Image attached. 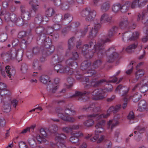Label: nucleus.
Listing matches in <instances>:
<instances>
[{
    "label": "nucleus",
    "mask_w": 148,
    "mask_h": 148,
    "mask_svg": "<svg viewBox=\"0 0 148 148\" xmlns=\"http://www.w3.org/2000/svg\"><path fill=\"white\" fill-rule=\"evenodd\" d=\"M97 133L95 132V134L94 136L90 138V140L91 141L95 142L98 138L97 141V143H99L103 140L104 138V136L102 134L99 136L97 134Z\"/></svg>",
    "instance_id": "nucleus-30"
},
{
    "label": "nucleus",
    "mask_w": 148,
    "mask_h": 148,
    "mask_svg": "<svg viewBox=\"0 0 148 148\" xmlns=\"http://www.w3.org/2000/svg\"><path fill=\"white\" fill-rule=\"evenodd\" d=\"M97 15L96 11L89 8H86L80 12L81 16L84 17H86V21H93Z\"/></svg>",
    "instance_id": "nucleus-7"
},
{
    "label": "nucleus",
    "mask_w": 148,
    "mask_h": 148,
    "mask_svg": "<svg viewBox=\"0 0 148 148\" xmlns=\"http://www.w3.org/2000/svg\"><path fill=\"white\" fill-rule=\"evenodd\" d=\"M137 20L144 24L148 23V4L147 10H144L138 14Z\"/></svg>",
    "instance_id": "nucleus-15"
},
{
    "label": "nucleus",
    "mask_w": 148,
    "mask_h": 148,
    "mask_svg": "<svg viewBox=\"0 0 148 148\" xmlns=\"http://www.w3.org/2000/svg\"><path fill=\"white\" fill-rule=\"evenodd\" d=\"M121 107V105L120 104L116 105L115 107L112 106L109 108V110L110 112H113L114 113H116L117 112Z\"/></svg>",
    "instance_id": "nucleus-46"
},
{
    "label": "nucleus",
    "mask_w": 148,
    "mask_h": 148,
    "mask_svg": "<svg viewBox=\"0 0 148 148\" xmlns=\"http://www.w3.org/2000/svg\"><path fill=\"white\" fill-rule=\"evenodd\" d=\"M21 14V16L22 20L17 19L15 14H10L8 12H6L5 11H1L0 13L1 16H4V18L6 22L12 21L14 23L18 22L19 21L23 22V20H29L30 18L33 16V11L31 10L29 12H27L24 6H21L20 8Z\"/></svg>",
    "instance_id": "nucleus-3"
},
{
    "label": "nucleus",
    "mask_w": 148,
    "mask_h": 148,
    "mask_svg": "<svg viewBox=\"0 0 148 148\" xmlns=\"http://www.w3.org/2000/svg\"><path fill=\"white\" fill-rule=\"evenodd\" d=\"M61 9L63 10H67L71 6V4L68 2H64L60 5Z\"/></svg>",
    "instance_id": "nucleus-47"
},
{
    "label": "nucleus",
    "mask_w": 148,
    "mask_h": 148,
    "mask_svg": "<svg viewBox=\"0 0 148 148\" xmlns=\"http://www.w3.org/2000/svg\"><path fill=\"white\" fill-rule=\"evenodd\" d=\"M63 131L65 132L68 133L71 131V126L68 127H64L62 128Z\"/></svg>",
    "instance_id": "nucleus-60"
},
{
    "label": "nucleus",
    "mask_w": 148,
    "mask_h": 148,
    "mask_svg": "<svg viewBox=\"0 0 148 148\" xmlns=\"http://www.w3.org/2000/svg\"><path fill=\"white\" fill-rule=\"evenodd\" d=\"M101 0H93L92 4L95 7H98L100 5L101 3Z\"/></svg>",
    "instance_id": "nucleus-55"
},
{
    "label": "nucleus",
    "mask_w": 148,
    "mask_h": 148,
    "mask_svg": "<svg viewBox=\"0 0 148 148\" xmlns=\"http://www.w3.org/2000/svg\"><path fill=\"white\" fill-rule=\"evenodd\" d=\"M57 18L58 19H60V21L59 22L58 21H57L59 23V24H55L53 26V29L55 30H57L59 29L60 27V25L62 24L63 23L62 22V21H61V19L62 18V15H58L57 16Z\"/></svg>",
    "instance_id": "nucleus-39"
},
{
    "label": "nucleus",
    "mask_w": 148,
    "mask_h": 148,
    "mask_svg": "<svg viewBox=\"0 0 148 148\" xmlns=\"http://www.w3.org/2000/svg\"><path fill=\"white\" fill-rule=\"evenodd\" d=\"M148 1V0H133L130 4L132 8L137 7H142L145 5Z\"/></svg>",
    "instance_id": "nucleus-19"
},
{
    "label": "nucleus",
    "mask_w": 148,
    "mask_h": 148,
    "mask_svg": "<svg viewBox=\"0 0 148 148\" xmlns=\"http://www.w3.org/2000/svg\"><path fill=\"white\" fill-rule=\"evenodd\" d=\"M27 66L25 64H23L21 68V71L22 73H25L27 72Z\"/></svg>",
    "instance_id": "nucleus-54"
},
{
    "label": "nucleus",
    "mask_w": 148,
    "mask_h": 148,
    "mask_svg": "<svg viewBox=\"0 0 148 148\" xmlns=\"http://www.w3.org/2000/svg\"><path fill=\"white\" fill-rule=\"evenodd\" d=\"M72 58L67 60L65 62L66 64L71 66V67L76 68L77 66V63L73 61L74 60H77L79 57V56L77 52H74L73 53Z\"/></svg>",
    "instance_id": "nucleus-16"
},
{
    "label": "nucleus",
    "mask_w": 148,
    "mask_h": 148,
    "mask_svg": "<svg viewBox=\"0 0 148 148\" xmlns=\"http://www.w3.org/2000/svg\"><path fill=\"white\" fill-rule=\"evenodd\" d=\"M29 4L35 13L39 9V4L37 0H31L29 2Z\"/></svg>",
    "instance_id": "nucleus-31"
},
{
    "label": "nucleus",
    "mask_w": 148,
    "mask_h": 148,
    "mask_svg": "<svg viewBox=\"0 0 148 148\" xmlns=\"http://www.w3.org/2000/svg\"><path fill=\"white\" fill-rule=\"evenodd\" d=\"M136 62L135 61H132L128 66V67L129 69L126 72V74H131L132 71L133 67L134 66L136 65Z\"/></svg>",
    "instance_id": "nucleus-43"
},
{
    "label": "nucleus",
    "mask_w": 148,
    "mask_h": 148,
    "mask_svg": "<svg viewBox=\"0 0 148 148\" xmlns=\"http://www.w3.org/2000/svg\"><path fill=\"white\" fill-rule=\"evenodd\" d=\"M18 37L21 39L22 44L21 45V48H23L22 46L23 44L25 45V47H26V45L29 43L31 41V39L29 38H28V37L26 36V33L24 31H22L19 32L18 35Z\"/></svg>",
    "instance_id": "nucleus-18"
},
{
    "label": "nucleus",
    "mask_w": 148,
    "mask_h": 148,
    "mask_svg": "<svg viewBox=\"0 0 148 148\" xmlns=\"http://www.w3.org/2000/svg\"><path fill=\"white\" fill-rule=\"evenodd\" d=\"M18 145L20 148H28V146L26 145V143L23 141H20L19 142Z\"/></svg>",
    "instance_id": "nucleus-58"
},
{
    "label": "nucleus",
    "mask_w": 148,
    "mask_h": 148,
    "mask_svg": "<svg viewBox=\"0 0 148 148\" xmlns=\"http://www.w3.org/2000/svg\"><path fill=\"white\" fill-rule=\"evenodd\" d=\"M106 86H108V88L106 86L104 89H96L91 93V97L93 100H99L102 99L105 97L106 96V93L111 91L112 88V86L110 84H106Z\"/></svg>",
    "instance_id": "nucleus-5"
},
{
    "label": "nucleus",
    "mask_w": 148,
    "mask_h": 148,
    "mask_svg": "<svg viewBox=\"0 0 148 148\" xmlns=\"http://www.w3.org/2000/svg\"><path fill=\"white\" fill-rule=\"evenodd\" d=\"M118 56V53L115 52H113L108 57V61L110 62H112Z\"/></svg>",
    "instance_id": "nucleus-41"
},
{
    "label": "nucleus",
    "mask_w": 148,
    "mask_h": 148,
    "mask_svg": "<svg viewBox=\"0 0 148 148\" xmlns=\"http://www.w3.org/2000/svg\"><path fill=\"white\" fill-rule=\"evenodd\" d=\"M38 141L40 143H41L42 142H45L46 140L45 138L40 135H37L35 136Z\"/></svg>",
    "instance_id": "nucleus-50"
},
{
    "label": "nucleus",
    "mask_w": 148,
    "mask_h": 148,
    "mask_svg": "<svg viewBox=\"0 0 148 148\" xmlns=\"http://www.w3.org/2000/svg\"><path fill=\"white\" fill-rule=\"evenodd\" d=\"M66 64V66H62L60 64H57L54 66V69L58 73H65L68 72L69 75L72 74L73 72V69L71 68L69 69L68 66H71Z\"/></svg>",
    "instance_id": "nucleus-11"
},
{
    "label": "nucleus",
    "mask_w": 148,
    "mask_h": 148,
    "mask_svg": "<svg viewBox=\"0 0 148 148\" xmlns=\"http://www.w3.org/2000/svg\"><path fill=\"white\" fill-rule=\"evenodd\" d=\"M43 43L46 49H44L43 51H45L47 55L51 54L54 50V47L53 46L50 45L51 43V39L49 37H46L45 39L44 38Z\"/></svg>",
    "instance_id": "nucleus-10"
},
{
    "label": "nucleus",
    "mask_w": 148,
    "mask_h": 148,
    "mask_svg": "<svg viewBox=\"0 0 148 148\" xmlns=\"http://www.w3.org/2000/svg\"><path fill=\"white\" fill-rule=\"evenodd\" d=\"M8 100L11 102V104L13 107L15 108H16L18 104V100L15 99H13L11 100L10 98L8 99Z\"/></svg>",
    "instance_id": "nucleus-52"
},
{
    "label": "nucleus",
    "mask_w": 148,
    "mask_h": 148,
    "mask_svg": "<svg viewBox=\"0 0 148 148\" xmlns=\"http://www.w3.org/2000/svg\"><path fill=\"white\" fill-rule=\"evenodd\" d=\"M49 77L48 76L45 75H42L39 78V80L42 83L46 84L49 80Z\"/></svg>",
    "instance_id": "nucleus-48"
},
{
    "label": "nucleus",
    "mask_w": 148,
    "mask_h": 148,
    "mask_svg": "<svg viewBox=\"0 0 148 148\" xmlns=\"http://www.w3.org/2000/svg\"><path fill=\"white\" fill-rule=\"evenodd\" d=\"M101 60H98L95 62L92 65H91L90 63L88 62L87 61H85L81 65L82 69V70H87L88 72L87 73L90 74V75L86 76L85 77V79L84 77H83L82 78V81L84 80L87 82L86 87L88 85H89L90 86H96L104 83H107L108 82H115L117 81V78L116 77V76L120 73V71H118L116 73L113 77V79L111 80H109L107 81L103 79L100 81H97L96 79V77L94 76L93 77V78L90 83L89 82H87L89 79L91 78L90 76L93 75L96 73V72L92 69L96 68L101 64Z\"/></svg>",
    "instance_id": "nucleus-1"
},
{
    "label": "nucleus",
    "mask_w": 148,
    "mask_h": 148,
    "mask_svg": "<svg viewBox=\"0 0 148 148\" xmlns=\"http://www.w3.org/2000/svg\"><path fill=\"white\" fill-rule=\"evenodd\" d=\"M5 71L10 80H12L15 74V70L12 67L7 66L5 67Z\"/></svg>",
    "instance_id": "nucleus-23"
},
{
    "label": "nucleus",
    "mask_w": 148,
    "mask_h": 148,
    "mask_svg": "<svg viewBox=\"0 0 148 148\" xmlns=\"http://www.w3.org/2000/svg\"><path fill=\"white\" fill-rule=\"evenodd\" d=\"M101 24L100 23H95L94 24V28L92 27L91 29L90 27V25H88L85 27L84 31L81 32V34L82 35H84L87 31V29L88 28H90V31L89 34V36L94 37L96 35L98 31L101 27Z\"/></svg>",
    "instance_id": "nucleus-9"
},
{
    "label": "nucleus",
    "mask_w": 148,
    "mask_h": 148,
    "mask_svg": "<svg viewBox=\"0 0 148 148\" xmlns=\"http://www.w3.org/2000/svg\"><path fill=\"white\" fill-rule=\"evenodd\" d=\"M129 22L127 18H125V19L121 21L119 23V26L121 29H124L126 26L129 24Z\"/></svg>",
    "instance_id": "nucleus-36"
},
{
    "label": "nucleus",
    "mask_w": 148,
    "mask_h": 148,
    "mask_svg": "<svg viewBox=\"0 0 148 148\" xmlns=\"http://www.w3.org/2000/svg\"><path fill=\"white\" fill-rule=\"evenodd\" d=\"M130 3L129 1H127L125 4L121 6L119 3H117L114 4L112 6V10L114 12H117L121 9L123 12L127 11L129 8Z\"/></svg>",
    "instance_id": "nucleus-12"
},
{
    "label": "nucleus",
    "mask_w": 148,
    "mask_h": 148,
    "mask_svg": "<svg viewBox=\"0 0 148 148\" xmlns=\"http://www.w3.org/2000/svg\"><path fill=\"white\" fill-rule=\"evenodd\" d=\"M12 92L6 89L5 84L0 82V103L3 101V96L5 95H11Z\"/></svg>",
    "instance_id": "nucleus-14"
},
{
    "label": "nucleus",
    "mask_w": 148,
    "mask_h": 148,
    "mask_svg": "<svg viewBox=\"0 0 148 148\" xmlns=\"http://www.w3.org/2000/svg\"><path fill=\"white\" fill-rule=\"evenodd\" d=\"M137 88H139L141 92L143 93L145 92L148 89V86L147 84H145L144 80H142L140 84L136 86L133 89V90H134Z\"/></svg>",
    "instance_id": "nucleus-25"
},
{
    "label": "nucleus",
    "mask_w": 148,
    "mask_h": 148,
    "mask_svg": "<svg viewBox=\"0 0 148 148\" xmlns=\"http://www.w3.org/2000/svg\"><path fill=\"white\" fill-rule=\"evenodd\" d=\"M106 125V121L104 120H102L98 121L95 125L96 130L95 132L102 133L104 131L103 127Z\"/></svg>",
    "instance_id": "nucleus-21"
},
{
    "label": "nucleus",
    "mask_w": 148,
    "mask_h": 148,
    "mask_svg": "<svg viewBox=\"0 0 148 148\" xmlns=\"http://www.w3.org/2000/svg\"><path fill=\"white\" fill-rule=\"evenodd\" d=\"M139 35V33L138 32H135L133 33L130 32H126L123 33L122 39L123 40L125 37L129 40H135L138 38Z\"/></svg>",
    "instance_id": "nucleus-17"
},
{
    "label": "nucleus",
    "mask_w": 148,
    "mask_h": 148,
    "mask_svg": "<svg viewBox=\"0 0 148 148\" xmlns=\"http://www.w3.org/2000/svg\"><path fill=\"white\" fill-rule=\"evenodd\" d=\"M59 79L58 78H56L54 79V82L55 85L53 86L50 84V82L49 84L47 86V88L48 90L53 93H54L59 88V86L58 85L59 82Z\"/></svg>",
    "instance_id": "nucleus-24"
},
{
    "label": "nucleus",
    "mask_w": 148,
    "mask_h": 148,
    "mask_svg": "<svg viewBox=\"0 0 148 148\" xmlns=\"http://www.w3.org/2000/svg\"><path fill=\"white\" fill-rule=\"evenodd\" d=\"M141 97V95L140 94L137 93H135L133 96H130L128 98L129 100L131 99H132L133 101L134 102H135L138 101Z\"/></svg>",
    "instance_id": "nucleus-38"
},
{
    "label": "nucleus",
    "mask_w": 148,
    "mask_h": 148,
    "mask_svg": "<svg viewBox=\"0 0 148 148\" xmlns=\"http://www.w3.org/2000/svg\"><path fill=\"white\" fill-rule=\"evenodd\" d=\"M67 81L66 86L67 88H70L73 85L72 82L73 79L70 77H69L67 79Z\"/></svg>",
    "instance_id": "nucleus-53"
},
{
    "label": "nucleus",
    "mask_w": 148,
    "mask_h": 148,
    "mask_svg": "<svg viewBox=\"0 0 148 148\" xmlns=\"http://www.w3.org/2000/svg\"><path fill=\"white\" fill-rule=\"evenodd\" d=\"M112 18V16H110L106 13H104L101 15L100 21L102 23L110 22Z\"/></svg>",
    "instance_id": "nucleus-29"
},
{
    "label": "nucleus",
    "mask_w": 148,
    "mask_h": 148,
    "mask_svg": "<svg viewBox=\"0 0 148 148\" xmlns=\"http://www.w3.org/2000/svg\"><path fill=\"white\" fill-rule=\"evenodd\" d=\"M137 43L136 42L128 46L126 49V51L128 53L132 52L133 50L137 46Z\"/></svg>",
    "instance_id": "nucleus-44"
},
{
    "label": "nucleus",
    "mask_w": 148,
    "mask_h": 148,
    "mask_svg": "<svg viewBox=\"0 0 148 148\" xmlns=\"http://www.w3.org/2000/svg\"><path fill=\"white\" fill-rule=\"evenodd\" d=\"M55 13V11L53 8L49 7L47 8L45 11V14L47 18L48 17H51ZM45 16H42V17H43Z\"/></svg>",
    "instance_id": "nucleus-33"
},
{
    "label": "nucleus",
    "mask_w": 148,
    "mask_h": 148,
    "mask_svg": "<svg viewBox=\"0 0 148 148\" xmlns=\"http://www.w3.org/2000/svg\"><path fill=\"white\" fill-rule=\"evenodd\" d=\"M110 110H109V109H108L107 111V113L106 114L102 113L100 114H95V115H96V121L102 118H107L110 115Z\"/></svg>",
    "instance_id": "nucleus-32"
},
{
    "label": "nucleus",
    "mask_w": 148,
    "mask_h": 148,
    "mask_svg": "<svg viewBox=\"0 0 148 148\" xmlns=\"http://www.w3.org/2000/svg\"><path fill=\"white\" fill-rule=\"evenodd\" d=\"M33 67L35 69H37L38 68V61L37 60H34L33 64Z\"/></svg>",
    "instance_id": "nucleus-64"
},
{
    "label": "nucleus",
    "mask_w": 148,
    "mask_h": 148,
    "mask_svg": "<svg viewBox=\"0 0 148 148\" xmlns=\"http://www.w3.org/2000/svg\"><path fill=\"white\" fill-rule=\"evenodd\" d=\"M21 54L18 56L17 55V51L14 49L10 51L8 53H3L1 55V56L4 58L7 57L11 59H16L19 62L22 60V57L23 53V51L22 49H21Z\"/></svg>",
    "instance_id": "nucleus-8"
},
{
    "label": "nucleus",
    "mask_w": 148,
    "mask_h": 148,
    "mask_svg": "<svg viewBox=\"0 0 148 148\" xmlns=\"http://www.w3.org/2000/svg\"><path fill=\"white\" fill-rule=\"evenodd\" d=\"M120 134V131L118 130H116L115 131L114 134V138L115 139H117L119 137Z\"/></svg>",
    "instance_id": "nucleus-62"
},
{
    "label": "nucleus",
    "mask_w": 148,
    "mask_h": 148,
    "mask_svg": "<svg viewBox=\"0 0 148 148\" xmlns=\"http://www.w3.org/2000/svg\"><path fill=\"white\" fill-rule=\"evenodd\" d=\"M96 115L95 114L88 115L87 117V119L84 122V125L87 127H90L92 126L94 123L93 119L94 118H96Z\"/></svg>",
    "instance_id": "nucleus-22"
},
{
    "label": "nucleus",
    "mask_w": 148,
    "mask_h": 148,
    "mask_svg": "<svg viewBox=\"0 0 148 148\" xmlns=\"http://www.w3.org/2000/svg\"><path fill=\"white\" fill-rule=\"evenodd\" d=\"M145 74V72L143 70L140 69L138 70L135 73L136 79L137 80L143 76Z\"/></svg>",
    "instance_id": "nucleus-40"
},
{
    "label": "nucleus",
    "mask_w": 148,
    "mask_h": 148,
    "mask_svg": "<svg viewBox=\"0 0 148 148\" xmlns=\"http://www.w3.org/2000/svg\"><path fill=\"white\" fill-rule=\"evenodd\" d=\"M48 20V18L46 16H44L42 17V15L40 14L37 15L35 18V27L36 28V32L38 34H40L42 36V34H45V30L43 27L41 25L43 24L44 21L47 22Z\"/></svg>",
    "instance_id": "nucleus-6"
},
{
    "label": "nucleus",
    "mask_w": 148,
    "mask_h": 148,
    "mask_svg": "<svg viewBox=\"0 0 148 148\" xmlns=\"http://www.w3.org/2000/svg\"><path fill=\"white\" fill-rule=\"evenodd\" d=\"M72 106L71 104L66 106L64 107V111L61 109L60 110L59 112H58V116L64 121L70 122H74L75 120V118L67 116L69 115L73 116L76 114V111L71 108Z\"/></svg>",
    "instance_id": "nucleus-4"
},
{
    "label": "nucleus",
    "mask_w": 148,
    "mask_h": 148,
    "mask_svg": "<svg viewBox=\"0 0 148 148\" xmlns=\"http://www.w3.org/2000/svg\"><path fill=\"white\" fill-rule=\"evenodd\" d=\"M75 133L72 134V136L70 138L69 140L73 143H76L78 142L79 141V138L74 134Z\"/></svg>",
    "instance_id": "nucleus-49"
},
{
    "label": "nucleus",
    "mask_w": 148,
    "mask_h": 148,
    "mask_svg": "<svg viewBox=\"0 0 148 148\" xmlns=\"http://www.w3.org/2000/svg\"><path fill=\"white\" fill-rule=\"evenodd\" d=\"M53 27H48L46 31L45 30V34H50L53 32Z\"/></svg>",
    "instance_id": "nucleus-63"
},
{
    "label": "nucleus",
    "mask_w": 148,
    "mask_h": 148,
    "mask_svg": "<svg viewBox=\"0 0 148 148\" xmlns=\"http://www.w3.org/2000/svg\"><path fill=\"white\" fill-rule=\"evenodd\" d=\"M129 99L128 97H125L124 99V102L122 105V107L123 109H125L127 106V103Z\"/></svg>",
    "instance_id": "nucleus-56"
},
{
    "label": "nucleus",
    "mask_w": 148,
    "mask_h": 148,
    "mask_svg": "<svg viewBox=\"0 0 148 148\" xmlns=\"http://www.w3.org/2000/svg\"><path fill=\"white\" fill-rule=\"evenodd\" d=\"M144 110L148 111V101H146L145 100L140 101L138 104V110L142 111Z\"/></svg>",
    "instance_id": "nucleus-27"
},
{
    "label": "nucleus",
    "mask_w": 148,
    "mask_h": 148,
    "mask_svg": "<svg viewBox=\"0 0 148 148\" xmlns=\"http://www.w3.org/2000/svg\"><path fill=\"white\" fill-rule=\"evenodd\" d=\"M119 123L118 121H115L114 119L110 120L107 122V129H110L112 131Z\"/></svg>",
    "instance_id": "nucleus-28"
},
{
    "label": "nucleus",
    "mask_w": 148,
    "mask_h": 148,
    "mask_svg": "<svg viewBox=\"0 0 148 148\" xmlns=\"http://www.w3.org/2000/svg\"><path fill=\"white\" fill-rule=\"evenodd\" d=\"M135 129L136 130L134 132V133L136 134L135 136V139L138 141H140L142 137V134L145 132V128L138 126L136 127Z\"/></svg>",
    "instance_id": "nucleus-20"
},
{
    "label": "nucleus",
    "mask_w": 148,
    "mask_h": 148,
    "mask_svg": "<svg viewBox=\"0 0 148 148\" xmlns=\"http://www.w3.org/2000/svg\"><path fill=\"white\" fill-rule=\"evenodd\" d=\"M52 60L56 63L62 62L64 60L63 57L61 55H55L52 57Z\"/></svg>",
    "instance_id": "nucleus-35"
},
{
    "label": "nucleus",
    "mask_w": 148,
    "mask_h": 148,
    "mask_svg": "<svg viewBox=\"0 0 148 148\" xmlns=\"http://www.w3.org/2000/svg\"><path fill=\"white\" fill-rule=\"evenodd\" d=\"M28 142L29 145L31 147H34L36 145V141L33 139H29L28 140Z\"/></svg>",
    "instance_id": "nucleus-57"
},
{
    "label": "nucleus",
    "mask_w": 148,
    "mask_h": 148,
    "mask_svg": "<svg viewBox=\"0 0 148 148\" xmlns=\"http://www.w3.org/2000/svg\"><path fill=\"white\" fill-rule=\"evenodd\" d=\"M55 135V140L56 142V144L58 148H65L63 143L64 140L66 138V136L63 134H60L57 133H56Z\"/></svg>",
    "instance_id": "nucleus-13"
},
{
    "label": "nucleus",
    "mask_w": 148,
    "mask_h": 148,
    "mask_svg": "<svg viewBox=\"0 0 148 148\" xmlns=\"http://www.w3.org/2000/svg\"><path fill=\"white\" fill-rule=\"evenodd\" d=\"M89 92H86V91H85L84 92H76L75 94L73 95V96H79V99L81 100L84 102L88 99V97L86 96V95H89Z\"/></svg>",
    "instance_id": "nucleus-26"
},
{
    "label": "nucleus",
    "mask_w": 148,
    "mask_h": 148,
    "mask_svg": "<svg viewBox=\"0 0 148 148\" xmlns=\"http://www.w3.org/2000/svg\"><path fill=\"white\" fill-rule=\"evenodd\" d=\"M3 111L4 112H9L11 110L10 104L7 101H5L3 106Z\"/></svg>",
    "instance_id": "nucleus-42"
},
{
    "label": "nucleus",
    "mask_w": 148,
    "mask_h": 148,
    "mask_svg": "<svg viewBox=\"0 0 148 148\" xmlns=\"http://www.w3.org/2000/svg\"><path fill=\"white\" fill-rule=\"evenodd\" d=\"M110 4L108 2H106L103 3L101 7V9L103 12H106L109 8Z\"/></svg>",
    "instance_id": "nucleus-45"
},
{
    "label": "nucleus",
    "mask_w": 148,
    "mask_h": 148,
    "mask_svg": "<svg viewBox=\"0 0 148 148\" xmlns=\"http://www.w3.org/2000/svg\"><path fill=\"white\" fill-rule=\"evenodd\" d=\"M88 109L95 113L100 112L101 110L100 107L96 106L94 104L90 105L88 107Z\"/></svg>",
    "instance_id": "nucleus-37"
},
{
    "label": "nucleus",
    "mask_w": 148,
    "mask_h": 148,
    "mask_svg": "<svg viewBox=\"0 0 148 148\" xmlns=\"http://www.w3.org/2000/svg\"><path fill=\"white\" fill-rule=\"evenodd\" d=\"M75 39L74 38H70L68 41V48L70 49L71 48V46L73 45V41Z\"/></svg>",
    "instance_id": "nucleus-59"
},
{
    "label": "nucleus",
    "mask_w": 148,
    "mask_h": 148,
    "mask_svg": "<svg viewBox=\"0 0 148 148\" xmlns=\"http://www.w3.org/2000/svg\"><path fill=\"white\" fill-rule=\"evenodd\" d=\"M129 90V89L127 87L122 86L121 85H119L117 86L115 89L116 92L121 93L122 92L123 94L127 93Z\"/></svg>",
    "instance_id": "nucleus-34"
},
{
    "label": "nucleus",
    "mask_w": 148,
    "mask_h": 148,
    "mask_svg": "<svg viewBox=\"0 0 148 148\" xmlns=\"http://www.w3.org/2000/svg\"><path fill=\"white\" fill-rule=\"evenodd\" d=\"M7 38L8 36L6 34H2L0 36L1 40L2 42H4L7 39Z\"/></svg>",
    "instance_id": "nucleus-61"
},
{
    "label": "nucleus",
    "mask_w": 148,
    "mask_h": 148,
    "mask_svg": "<svg viewBox=\"0 0 148 148\" xmlns=\"http://www.w3.org/2000/svg\"><path fill=\"white\" fill-rule=\"evenodd\" d=\"M120 28L117 26H114L113 27L110 29L108 34L107 38L105 40L99 42L95 45H94V43L90 42L89 45H86L83 47L82 48L80 49L82 53L84 55H86V57L88 58L89 54L91 53H95L99 56H101L104 53H105V51L103 49V44L105 43L109 42L110 41V38L113 35V33L116 32L119 30ZM89 58L90 56H89Z\"/></svg>",
    "instance_id": "nucleus-2"
},
{
    "label": "nucleus",
    "mask_w": 148,
    "mask_h": 148,
    "mask_svg": "<svg viewBox=\"0 0 148 148\" xmlns=\"http://www.w3.org/2000/svg\"><path fill=\"white\" fill-rule=\"evenodd\" d=\"M73 19L72 17L69 14H67L64 15V18L61 21L62 22L64 21H67V23L70 22Z\"/></svg>",
    "instance_id": "nucleus-51"
}]
</instances>
